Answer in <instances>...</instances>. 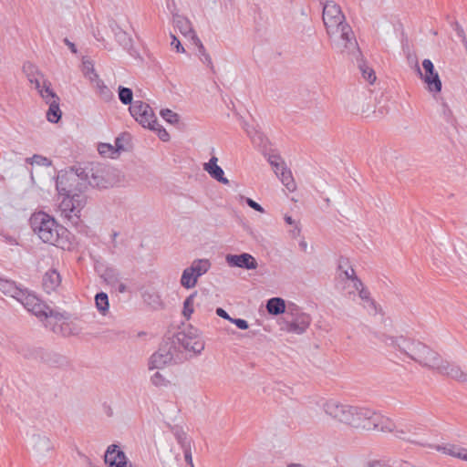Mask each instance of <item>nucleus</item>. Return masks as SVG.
Here are the masks:
<instances>
[{
	"label": "nucleus",
	"instance_id": "1",
	"mask_svg": "<svg viewBox=\"0 0 467 467\" xmlns=\"http://www.w3.org/2000/svg\"><path fill=\"white\" fill-rule=\"evenodd\" d=\"M378 338L387 348L408 357L424 368L436 370L460 382L467 381V373L460 366L443 359L439 353L420 341L385 333L379 335Z\"/></svg>",
	"mask_w": 467,
	"mask_h": 467
},
{
	"label": "nucleus",
	"instance_id": "2",
	"mask_svg": "<svg viewBox=\"0 0 467 467\" xmlns=\"http://www.w3.org/2000/svg\"><path fill=\"white\" fill-rule=\"evenodd\" d=\"M87 189L88 182L83 168L70 170L57 175V190L62 196L59 211L61 215L74 225L80 223V213L88 202L84 194Z\"/></svg>",
	"mask_w": 467,
	"mask_h": 467
},
{
	"label": "nucleus",
	"instance_id": "3",
	"mask_svg": "<svg viewBox=\"0 0 467 467\" xmlns=\"http://www.w3.org/2000/svg\"><path fill=\"white\" fill-rule=\"evenodd\" d=\"M322 19L330 45L336 51L342 54L358 51L352 27L337 4L333 1L327 2L323 7Z\"/></svg>",
	"mask_w": 467,
	"mask_h": 467
},
{
	"label": "nucleus",
	"instance_id": "4",
	"mask_svg": "<svg viewBox=\"0 0 467 467\" xmlns=\"http://www.w3.org/2000/svg\"><path fill=\"white\" fill-rule=\"evenodd\" d=\"M29 222L34 234H36L42 242L62 249L69 248V242L66 236L67 230L58 224L49 214L44 212L34 213Z\"/></svg>",
	"mask_w": 467,
	"mask_h": 467
},
{
	"label": "nucleus",
	"instance_id": "5",
	"mask_svg": "<svg viewBox=\"0 0 467 467\" xmlns=\"http://www.w3.org/2000/svg\"><path fill=\"white\" fill-rule=\"evenodd\" d=\"M348 425L364 431H392L394 424L381 414L363 407L352 406Z\"/></svg>",
	"mask_w": 467,
	"mask_h": 467
},
{
	"label": "nucleus",
	"instance_id": "6",
	"mask_svg": "<svg viewBox=\"0 0 467 467\" xmlns=\"http://www.w3.org/2000/svg\"><path fill=\"white\" fill-rule=\"evenodd\" d=\"M88 186L100 189L112 187L118 182L115 170L109 166L97 163L83 168Z\"/></svg>",
	"mask_w": 467,
	"mask_h": 467
},
{
	"label": "nucleus",
	"instance_id": "7",
	"mask_svg": "<svg viewBox=\"0 0 467 467\" xmlns=\"http://www.w3.org/2000/svg\"><path fill=\"white\" fill-rule=\"evenodd\" d=\"M45 326L55 334L63 337L75 336L80 333L81 328L77 322L70 320L64 314L52 310L45 321Z\"/></svg>",
	"mask_w": 467,
	"mask_h": 467
},
{
	"label": "nucleus",
	"instance_id": "8",
	"mask_svg": "<svg viewBox=\"0 0 467 467\" xmlns=\"http://www.w3.org/2000/svg\"><path fill=\"white\" fill-rule=\"evenodd\" d=\"M212 266V263L206 258L194 259L189 266L183 269L180 279V285L185 289L194 288L201 276L205 275Z\"/></svg>",
	"mask_w": 467,
	"mask_h": 467
},
{
	"label": "nucleus",
	"instance_id": "9",
	"mask_svg": "<svg viewBox=\"0 0 467 467\" xmlns=\"http://www.w3.org/2000/svg\"><path fill=\"white\" fill-rule=\"evenodd\" d=\"M16 300L42 322L47 320L53 310L44 304L35 294L30 293L26 289H23V296H18Z\"/></svg>",
	"mask_w": 467,
	"mask_h": 467
},
{
	"label": "nucleus",
	"instance_id": "10",
	"mask_svg": "<svg viewBox=\"0 0 467 467\" xmlns=\"http://www.w3.org/2000/svg\"><path fill=\"white\" fill-rule=\"evenodd\" d=\"M129 110L142 127L156 129V126H158L157 118L149 104L141 100H136L130 106Z\"/></svg>",
	"mask_w": 467,
	"mask_h": 467
},
{
	"label": "nucleus",
	"instance_id": "11",
	"mask_svg": "<svg viewBox=\"0 0 467 467\" xmlns=\"http://www.w3.org/2000/svg\"><path fill=\"white\" fill-rule=\"evenodd\" d=\"M172 22L175 28H177L182 36L192 40V43L198 47L199 52L204 57L205 62L211 64V57L206 54L203 45L192 29L191 21L183 16L173 14Z\"/></svg>",
	"mask_w": 467,
	"mask_h": 467
},
{
	"label": "nucleus",
	"instance_id": "12",
	"mask_svg": "<svg viewBox=\"0 0 467 467\" xmlns=\"http://www.w3.org/2000/svg\"><path fill=\"white\" fill-rule=\"evenodd\" d=\"M422 72L418 67V73L420 78L426 83L427 89L431 93H439L441 90V80L439 77L438 72L435 70L433 63L430 59H424L422 61Z\"/></svg>",
	"mask_w": 467,
	"mask_h": 467
},
{
	"label": "nucleus",
	"instance_id": "13",
	"mask_svg": "<svg viewBox=\"0 0 467 467\" xmlns=\"http://www.w3.org/2000/svg\"><path fill=\"white\" fill-rule=\"evenodd\" d=\"M352 406L341 403L336 400H329L323 405L325 413L335 420L341 423H348Z\"/></svg>",
	"mask_w": 467,
	"mask_h": 467
},
{
	"label": "nucleus",
	"instance_id": "14",
	"mask_svg": "<svg viewBox=\"0 0 467 467\" xmlns=\"http://www.w3.org/2000/svg\"><path fill=\"white\" fill-rule=\"evenodd\" d=\"M225 261L231 267H240L246 270H254L258 266L256 259L247 253H243L241 254H227L225 256Z\"/></svg>",
	"mask_w": 467,
	"mask_h": 467
},
{
	"label": "nucleus",
	"instance_id": "15",
	"mask_svg": "<svg viewBox=\"0 0 467 467\" xmlns=\"http://www.w3.org/2000/svg\"><path fill=\"white\" fill-rule=\"evenodd\" d=\"M178 339L188 351L200 354L204 349V341L197 333H181Z\"/></svg>",
	"mask_w": 467,
	"mask_h": 467
},
{
	"label": "nucleus",
	"instance_id": "16",
	"mask_svg": "<svg viewBox=\"0 0 467 467\" xmlns=\"http://www.w3.org/2000/svg\"><path fill=\"white\" fill-rule=\"evenodd\" d=\"M46 95H43V99L49 105L47 112V120L52 123H57L61 118V110L59 109V98L54 91L46 90Z\"/></svg>",
	"mask_w": 467,
	"mask_h": 467
},
{
	"label": "nucleus",
	"instance_id": "17",
	"mask_svg": "<svg viewBox=\"0 0 467 467\" xmlns=\"http://www.w3.org/2000/svg\"><path fill=\"white\" fill-rule=\"evenodd\" d=\"M311 318L308 315L301 313L293 320L286 321L282 329L289 333L303 334L309 327Z\"/></svg>",
	"mask_w": 467,
	"mask_h": 467
},
{
	"label": "nucleus",
	"instance_id": "18",
	"mask_svg": "<svg viewBox=\"0 0 467 467\" xmlns=\"http://www.w3.org/2000/svg\"><path fill=\"white\" fill-rule=\"evenodd\" d=\"M172 354L166 349H159L153 353L148 362L149 370H159L164 368L172 360Z\"/></svg>",
	"mask_w": 467,
	"mask_h": 467
},
{
	"label": "nucleus",
	"instance_id": "19",
	"mask_svg": "<svg viewBox=\"0 0 467 467\" xmlns=\"http://www.w3.org/2000/svg\"><path fill=\"white\" fill-rule=\"evenodd\" d=\"M105 462L110 467H127L126 456L117 445H110L105 454Z\"/></svg>",
	"mask_w": 467,
	"mask_h": 467
},
{
	"label": "nucleus",
	"instance_id": "20",
	"mask_svg": "<svg viewBox=\"0 0 467 467\" xmlns=\"http://www.w3.org/2000/svg\"><path fill=\"white\" fill-rule=\"evenodd\" d=\"M217 157L213 156L208 162L203 164V170L217 182L223 184H228L229 181L226 177H224L223 170L217 164Z\"/></svg>",
	"mask_w": 467,
	"mask_h": 467
},
{
	"label": "nucleus",
	"instance_id": "21",
	"mask_svg": "<svg viewBox=\"0 0 467 467\" xmlns=\"http://www.w3.org/2000/svg\"><path fill=\"white\" fill-rule=\"evenodd\" d=\"M60 275L56 270H49L43 276L42 285L47 294L56 291L57 288L60 285Z\"/></svg>",
	"mask_w": 467,
	"mask_h": 467
},
{
	"label": "nucleus",
	"instance_id": "22",
	"mask_svg": "<svg viewBox=\"0 0 467 467\" xmlns=\"http://www.w3.org/2000/svg\"><path fill=\"white\" fill-rule=\"evenodd\" d=\"M52 449L53 446L49 438L40 435L34 436L33 450L38 457H44Z\"/></svg>",
	"mask_w": 467,
	"mask_h": 467
},
{
	"label": "nucleus",
	"instance_id": "23",
	"mask_svg": "<svg viewBox=\"0 0 467 467\" xmlns=\"http://www.w3.org/2000/svg\"><path fill=\"white\" fill-rule=\"evenodd\" d=\"M359 291L358 292V297L361 300L362 306L368 310L369 314L377 313V304L374 299L371 297L369 290L365 286V285H359Z\"/></svg>",
	"mask_w": 467,
	"mask_h": 467
},
{
	"label": "nucleus",
	"instance_id": "24",
	"mask_svg": "<svg viewBox=\"0 0 467 467\" xmlns=\"http://www.w3.org/2000/svg\"><path fill=\"white\" fill-rule=\"evenodd\" d=\"M0 291L8 296L17 299L18 296H23V289L18 287L15 282L0 278Z\"/></svg>",
	"mask_w": 467,
	"mask_h": 467
},
{
	"label": "nucleus",
	"instance_id": "25",
	"mask_svg": "<svg viewBox=\"0 0 467 467\" xmlns=\"http://www.w3.org/2000/svg\"><path fill=\"white\" fill-rule=\"evenodd\" d=\"M93 87L97 90V94L99 98L105 101H109L113 98V93L111 90L104 84V82L98 77L97 78H93L90 81Z\"/></svg>",
	"mask_w": 467,
	"mask_h": 467
},
{
	"label": "nucleus",
	"instance_id": "26",
	"mask_svg": "<svg viewBox=\"0 0 467 467\" xmlns=\"http://www.w3.org/2000/svg\"><path fill=\"white\" fill-rule=\"evenodd\" d=\"M266 309L271 315H279L285 312V300L280 297H273L267 301Z\"/></svg>",
	"mask_w": 467,
	"mask_h": 467
},
{
	"label": "nucleus",
	"instance_id": "27",
	"mask_svg": "<svg viewBox=\"0 0 467 467\" xmlns=\"http://www.w3.org/2000/svg\"><path fill=\"white\" fill-rule=\"evenodd\" d=\"M29 83L34 86V88L37 90L42 99L43 95H46L45 91L47 89L49 91H53V89L51 88V83L45 78L43 74L40 75V78H36Z\"/></svg>",
	"mask_w": 467,
	"mask_h": 467
},
{
	"label": "nucleus",
	"instance_id": "28",
	"mask_svg": "<svg viewBox=\"0 0 467 467\" xmlns=\"http://www.w3.org/2000/svg\"><path fill=\"white\" fill-rule=\"evenodd\" d=\"M268 161L272 166L274 172L278 178L280 173L285 172V171L288 168L285 161L278 155L269 156Z\"/></svg>",
	"mask_w": 467,
	"mask_h": 467
},
{
	"label": "nucleus",
	"instance_id": "29",
	"mask_svg": "<svg viewBox=\"0 0 467 467\" xmlns=\"http://www.w3.org/2000/svg\"><path fill=\"white\" fill-rule=\"evenodd\" d=\"M279 180L290 192L296 190V183L289 168H287L285 172L280 173Z\"/></svg>",
	"mask_w": 467,
	"mask_h": 467
},
{
	"label": "nucleus",
	"instance_id": "30",
	"mask_svg": "<svg viewBox=\"0 0 467 467\" xmlns=\"http://www.w3.org/2000/svg\"><path fill=\"white\" fill-rule=\"evenodd\" d=\"M443 453L457 457L463 460V456L466 454L467 449L461 448L454 444H446L443 447L439 448Z\"/></svg>",
	"mask_w": 467,
	"mask_h": 467
},
{
	"label": "nucleus",
	"instance_id": "31",
	"mask_svg": "<svg viewBox=\"0 0 467 467\" xmlns=\"http://www.w3.org/2000/svg\"><path fill=\"white\" fill-rule=\"evenodd\" d=\"M95 303L98 310L105 316L109 311V297L106 293H99L95 296Z\"/></svg>",
	"mask_w": 467,
	"mask_h": 467
},
{
	"label": "nucleus",
	"instance_id": "32",
	"mask_svg": "<svg viewBox=\"0 0 467 467\" xmlns=\"http://www.w3.org/2000/svg\"><path fill=\"white\" fill-rule=\"evenodd\" d=\"M197 296V292H193L183 302L182 315L186 319H190L192 314L194 311V299Z\"/></svg>",
	"mask_w": 467,
	"mask_h": 467
},
{
	"label": "nucleus",
	"instance_id": "33",
	"mask_svg": "<svg viewBox=\"0 0 467 467\" xmlns=\"http://www.w3.org/2000/svg\"><path fill=\"white\" fill-rule=\"evenodd\" d=\"M23 72L25 73L27 80L30 82L36 78H40L42 75L38 67L31 62H26L23 66Z\"/></svg>",
	"mask_w": 467,
	"mask_h": 467
},
{
	"label": "nucleus",
	"instance_id": "34",
	"mask_svg": "<svg viewBox=\"0 0 467 467\" xmlns=\"http://www.w3.org/2000/svg\"><path fill=\"white\" fill-rule=\"evenodd\" d=\"M339 269L342 270V273L347 280L349 282L354 281L355 279H358L356 275L354 268L348 265V260H341L339 263Z\"/></svg>",
	"mask_w": 467,
	"mask_h": 467
},
{
	"label": "nucleus",
	"instance_id": "35",
	"mask_svg": "<svg viewBox=\"0 0 467 467\" xmlns=\"http://www.w3.org/2000/svg\"><path fill=\"white\" fill-rule=\"evenodd\" d=\"M99 154L107 158H116L118 156V149L109 143H100L98 147Z\"/></svg>",
	"mask_w": 467,
	"mask_h": 467
},
{
	"label": "nucleus",
	"instance_id": "36",
	"mask_svg": "<svg viewBox=\"0 0 467 467\" xmlns=\"http://www.w3.org/2000/svg\"><path fill=\"white\" fill-rule=\"evenodd\" d=\"M118 91L119 99L124 105L132 104L133 92L130 88L119 86Z\"/></svg>",
	"mask_w": 467,
	"mask_h": 467
},
{
	"label": "nucleus",
	"instance_id": "37",
	"mask_svg": "<svg viewBox=\"0 0 467 467\" xmlns=\"http://www.w3.org/2000/svg\"><path fill=\"white\" fill-rule=\"evenodd\" d=\"M83 74L84 76L89 79V81H92L93 78H97L99 75L96 73L93 63L89 60H84L83 63Z\"/></svg>",
	"mask_w": 467,
	"mask_h": 467
},
{
	"label": "nucleus",
	"instance_id": "38",
	"mask_svg": "<svg viewBox=\"0 0 467 467\" xmlns=\"http://www.w3.org/2000/svg\"><path fill=\"white\" fill-rule=\"evenodd\" d=\"M359 69L362 73L363 78L369 82L370 84L374 83L376 80V75L374 70L369 67L365 63H362L359 65Z\"/></svg>",
	"mask_w": 467,
	"mask_h": 467
},
{
	"label": "nucleus",
	"instance_id": "39",
	"mask_svg": "<svg viewBox=\"0 0 467 467\" xmlns=\"http://www.w3.org/2000/svg\"><path fill=\"white\" fill-rule=\"evenodd\" d=\"M103 277L107 284L111 286H115L116 284L120 280L119 274L116 273L113 269H107L103 275Z\"/></svg>",
	"mask_w": 467,
	"mask_h": 467
},
{
	"label": "nucleus",
	"instance_id": "40",
	"mask_svg": "<svg viewBox=\"0 0 467 467\" xmlns=\"http://www.w3.org/2000/svg\"><path fill=\"white\" fill-rule=\"evenodd\" d=\"M150 382L156 387L167 386L169 383L164 375L158 370L151 375Z\"/></svg>",
	"mask_w": 467,
	"mask_h": 467
},
{
	"label": "nucleus",
	"instance_id": "41",
	"mask_svg": "<svg viewBox=\"0 0 467 467\" xmlns=\"http://www.w3.org/2000/svg\"><path fill=\"white\" fill-rule=\"evenodd\" d=\"M161 116L171 124H175L179 121V115L169 109H161Z\"/></svg>",
	"mask_w": 467,
	"mask_h": 467
},
{
	"label": "nucleus",
	"instance_id": "42",
	"mask_svg": "<svg viewBox=\"0 0 467 467\" xmlns=\"http://www.w3.org/2000/svg\"><path fill=\"white\" fill-rule=\"evenodd\" d=\"M358 284L364 285L363 282L359 278L355 279L352 282H349V284H348V285H345V289L348 290V295L349 297H351L352 295H354L355 293H358L359 291L360 287H359Z\"/></svg>",
	"mask_w": 467,
	"mask_h": 467
},
{
	"label": "nucleus",
	"instance_id": "43",
	"mask_svg": "<svg viewBox=\"0 0 467 467\" xmlns=\"http://www.w3.org/2000/svg\"><path fill=\"white\" fill-rule=\"evenodd\" d=\"M151 130L157 131L159 138L162 141H168L170 140V134L159 123H158V126H156V129H151Z\"/></svg>",
	"mask_w": 467,
	"mask_h": 467
},
{
	"label": "nucleus",
	"instance_id": "44",
	"mask_svg": "<svg viewBox=\"0 0 467 467\" xmlns=\"http://www.w3.org/2000/svg\"><path fill=\"white\" fill-rule=\"evenodd\" d=\"M183 451L186 462L189 463L191 467H194L191 451V444H183Z\"/></svg>",
	"mask_w": 467,
	"mask_h": 467
},
{
	"label": "nucleus",
	"instance_id": "45",
	"mask_svg": "<svg viewBox=\"0 0 467 467\" xmlns=\"http://www.w3.org/2000/svg\"><path fill=\"white\" fill-rule=\"evenodd\" d=\"M245 202H246L247 205L249 207H251L252 209H254V210H255V211H257V212H259L261 213H265L264 208L259 203H257L256 202L252 200L251 198H246Z\"/></svg>",
	"mask_w": 467,
	"mask_h": 467
},
{
	"label": "nucleus",
	"instance_id": "46",
	"mask_svg": "<svg viewBox=\"0 0 467 467\" xmlns=\"http://www.w3.org/2000/svg\"><path fill=\"white\" fill-rule=\"evenodd\" d=\"M231 322L234 323L238 328L245 330L249 327V325L246 320L241 318H233Z\"/></svg>",
	"mask_w": 467,
	"mask_h": 467
},
{
	"label": "nucleus",
	"instance_id": "47",
	"mask_svg": "<svg viewBox=\"0 0 467 467\" xmlns=\"http://www.w3.org/2000/svg\"><path fill=\"white\" fill-rule=\"evenodd\" d=\"M171 46L173 47L177 52H181V53L185 52L184 47L182 46L181 42L174 35H171Z\"/></svg>",
	"mask_w": 467,
	"mask_h": 467
},
{
	"label": "nucleus",
	"instance_id": "48",
	"mask_svg": "<svg viewBox=\"0 0 467 467\" xmlns=\"http://www.w3.org/2000/svg\"><path fill=\"white\" fill-rule=\"evenodd\" d=\"M176 437H177L178 442L181 444L182 449H183V444H191L190 441H188L186 434L184 432H177Z\"/></svg>",
	"mask_w": 467,
	"mask_h": 467
},
{
	"label": "nucleus",
	"instance_id": "49",
	"mask_svg": "<svg viewBox=\"0 0 467 467\" xmlns=\"http://www.w3.org/2000/svg\"><path fill=\"white\" fill-rule=\"evenodd\" d=\"M216 314H217L220 317L224 318V319H226V320H229V321L231 322L232 317L228 315V313H227L224 309H223V308H221V307H218V308L216 309Z\"/></svg>",
	"mask_w": 467,
	"mask_h": 467
},
{
	"label": "nucleus",
	"instance_id": "50",
	"mask_svg": "<svg viewBox=\"0 0 467 467\" xmlns=\"http://www.w3.org/2000/svg\"><path fill=\"white\" fill-rule=\"evenodd\" d=\"M114 287L121 294L127 292L126 285L120 282V280L119 281V283L116 284Z\"/></svg>",
	"mask_w": 467,
	"mask_h": 467
},
{
	"label": "nucleus",
	"instance_id": "51",
	"mask_svg": "<svg viewBox=\"0 0 467 467\" xmlns=\"http://www.w3.org/2000/svg\"><path fill=\"white\" fill-rule=\"evenodd\" d=\"M32 159H33V161L37 164L45 163L47 161V158L42 157L40 155H34Z\"/></svg>",
	"mask_w": 467,
	"mask_h": 467
},
{
	"label": "nucleus",
	"instance_id": "52",
	"mask_svg": "<svg viewBox=\"0 0 467 467\" xmlns=\"http://www.w3.org/2000/svg\"><path fill=\"white\" fill-rule=\"evenodd\" d=\"M65 44L70 48V50L73 52V53H77V48H76V46L75 44H73L72 42H70L67 38H65L64 40Z\"/></svg>",
	"mask_w": 467,
	"mask_h": 467
},
{
	"label": "nucleus",
	"instance_id": "53",
	"mask_svg": "<svg viewBox=\"0 0 467 467\" xmlns=\"http://www.w3.org/2000/svg\"><path fill=\"white\" fill-rule=\"evenodd\" d=\"M116 149H118V153L119 152L120 150H123V146L121 144V140L120 139H116L115 140V146H114Z\"/></svg>",
	"mask_w": 467,
	"mask_h": 467
},
{
	"label": "nucleus",
	"instance_id": "54",
	"mask_svg": "<svg viewBox=\"0 0 467 467\" xmlns=\"http://www.w3.org/2000/svg\"><path fill=\"white\" fill-rule=\"evenodd\" d=\"M291 233L294 237H297L300 234V228L298 224L295 225V229Z\"/></svg>",
	"mask_w": 467,
	"mask_h": 467
},
{
	"label": "nucleus",
	"instance_id": "55",
	"mask_svg": "<svg viewBox=\"0 0 467 467\" xmlns=\"http://www.w3.org/2000/svg\"><path fill=\"white\" fill-rule=\"evenodd\" d=\"M285 223H286L291 224V225H292V224H295V225H296V224H297V223L293 220V218H292L291 216H289V215H285Z\"/></svg>",
	"mask_w": 467,
	"mask_h": 467
},
{
	"label": "nucleus",
	"instance_id": "56",
	"mask_svg": "<svg viewBox=\"0 0 467 467\" xmlns=\"http://www.w3.org/2000/svg\"><path fill=\"white\" fill-rule=\"evenodd\" d=\"M361 112L362 114L364 113H367L368 111H369V107L368 106L367 109H364V107L362 106V109H357V112Z\"/></svg>",
	"mask_w": 467,
	"mask_h": 467
},
{
	"label": "nucleus",
	"instance_id": "57",
	"mask_svg": "<svg viewBox=\"0 0 467 467\" xmlns=\"http://www.w3.org/2000/svg\"><path fill=\"white\" fill-rule=\"evenodd\" d=\"M299 245L302 248V250H304V251L306 250L307 244H306V243L305 241H301Z\"/></svg>",
	"mask_w": 467,
	"mask_h": 467
},
{
	"label": "nucleus",
	"instance_id": "58",
	"mask_svg": "<svg viewBox=\"0 0 467 467\" xmlns=\"http://www.w3.org/2000/svg\"><path fill=\"white\" fill-rule=\"evenodd\" d=\"M117 236H118V233L114 232L112 234V239L115 240L117 238Z\"/></svg>",
	"mask_w": 467,
	"mask_h": 467
},
{
	"label": "nucleus",
	"instance_id": "59",
	"mask_svg": "<svg viewBox=\"0 0 467 467\" xmlns=\"http://www.w3.org/2000/svg\"><path fill=\"white\" fill-rule=\"evenodd\" d=\"M288 467H302L300 464H291Z\"/></svg>",
	"mask_w": 467,
	"mask_h": 467
},
{
	"label": "nucleus",
	"instance_id": "60",
	"mask_svg": "<svg viewBox=\"0 0 467 467\" xmlns=\"http://www.w3.org/2000/svg\"><path fill=\"white\" fill-rule=\"evenodd\" d=\"M371 467H382L380 464H373Z\"/></svg>",
	"mask_w": 467,
	"mask_h": 467
},
{
	"label": "nucleus",
	"instance_id": "61",
	"mask_svg": "<svg viewBox=\"0 0 467 467\" xmlns=\"http://www.w3.org/2000/svg\"><path fill=\"white\" fill-rule=\"evenodd\" d=\"M463 460L467 461V450H466V454H465V456H463Z\"/></svg>",
	"mask_w": 467,
	"mask_h": 467
}]
</instances>
